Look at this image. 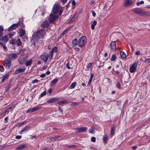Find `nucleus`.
<instances>
[{"instance_id":"obj_3","label":"nucleus","mask_w":150,"mask_h":150,"mask_svg":"<svg viewBox=\"0 0 150 150\" xmlns=\"http://www.w3.org/2000/svg\"><path fill=\"white\" fill-rule=\"evenodd\" d=\"M86 38L85 36H82L79 38L77 41V45L80 47L84 46L86 42Z\"/></svg>"},{"instance_id":"obj_63","label":"nucleus","mask_w":150,"mask_h":150,"mask_svg":"<svg viewBox=\"0 0 150 150\" xmlns=\"http://www.w3.org/2000/svg\"><path fill=\"white\" fill-rule=\"evenodd\" d=\"M100 62L98 60V61H96V65H97V66H98V65H99L100 64Z\"/></svg>"},{"instance_id":"obj_61","label":"nucleus","mask_w":150,"mask_h":150,"mask_svg":"<svg viewBox=\"0 0 150 150\" xmlns=\"http://www.w3.org/2000/svg\"><path fill=\"white\" fill-rule=\"evenodd\" d=\"M21 136H19V135H17L16 137L15 138L16 139H20L21 138Z\"/></svg>"},{"instance_id":"obj_25","label":"nucleus","mask_w":150,"mask_h":150,"mask_svg":"<svg viewBox=\"0 0 150 150\" xmlns=\"http://www.w3.org/2000/svg\"><path fill=\"white\" fill-rule=\"evenodd\" d=\"M58 79L56 78L54 79L51 82L50 84V86H52L53 85H54L55 84H56L58 82Z\"/></svg>"},{"instance_id":"obj_34","label":"nucleus","mask_w":150,"mask_h":150,"mask_svg":"<svg viewBox=\"0 0 150 150\" xmlns=\"http://www.w3.org/2000/svg\"><path fill=\"white\" fill-rule=\"evenodd\" d=\"M117 58L116 55L115 54H113L111 57V60L112 61H115L117 59Z\"/></svg>"},{"instance_id":"obj_13","label":"nucleus","mask_w":150,"mask_h":150,"mask_svg":"<svg viewBox=\"0 0 150 150\" xmlns=\"http://www.w3.org/2000/svg\"><path fill=\"white\" fill-rule=\"evenodd\" d=\"M7 56L9 60L11 61L14 60L17 57V54L15 53L10 54Z\"/></svg>"},{"instance_id":"obj_46","label":"nucleus","mask_w":150,"mask_h":150,"mask_svg":"<svg viewBox=\"0 0 150 150\" xmlns=\"http://www.w3.org/2000/svg\"><path fill=\"white\" fill-rule=\"evenodd\" d=\"M144 62L146 63H150V57L146 59L144 61Z\"/></svg>"},{"instance_id":"obj_14","label":"nucleus","mask_w":150,"mask_h":150,"mask_svg":"<svg viewBox=\"0 0 150 150\" xmlns=\"http://www.w3.org/2000/svg\"><path fill=\"white\" fill-rule=\"evenodd\" d=\"M75 132H86L87 130V128L86 127H81L79 128L75 129Z\"/></svg>"},{"instance_id":"obj_28","label":"nucleus","mask_w":150,"mask_h":150,"mask_svg":"<svg viewBox=\"0 0 150 150\" xmlns=\"http://www.w3.org/2000/svg\"><path fill=\"white\" fill-rule=\"evenodd\" d=\"M8 41V37L6 36H4L0 42H2L3 43L5 44Z\"/></svg>"},{"instance_id":"obj_12","label":"nucleus","mask_w":150,"mask_h":150,"mask_svg":"<svg viewBox=\"0 0 150 150\" xmlns=\"http://www.w3.org/2000/svg\"><path fill=\"white\" fill-rule=\"evenodd\" d=\"M48 54L46 52L43 53L40 56V58L44 62H46L48 60Z\"/></svg>"},{"instance_id":"obj_52","label":"nucleus","mask_w":150,"mask_h":150,"mask_svg":"<svg viewBox=\"0 0 150 150\" xmlns=\"http://www.w3.org/2000/svg\"><path fill=\"white\" fill-rule=\"evenodd\" d=\"M91 141L92 142H94L96 141V138L94 137H92L91 138Z\"/></svg>"},{"instance_id":"obj_6","label":"nucleus","mask_w":150,"mask_h":150,"mask_svg":"<svg viewBox=\"0 0 150 150\" xmlns=\"http://www.w3.org/2000/svg\"><path fill=\"white\" fill-rule=\"evenodd\" d=\"M44 34L45 32L44 30H39L37 32L36 36L38 39L42 38L44 37Z\"/></svg>"},{"instance_id":"obj_15","label":"nucleus","mask_w":150,"mask_h":150,"mask_svg":"<svg viewBox=\"0 0 150 150\" xmlns=\"http://www.w3.org/2000/svg\"><path fill=\"white\" fill-rule=\"evenodd\" d=\"M31 42L32 45H35L36 43L37 42V38L35 35L33 34L31 38Z\"/></svg>"},{"instance_id":"obj_7","label":"nucleus","mask_w":150,"mask_h":150,"mask_svg":"<svg viewBox=\"0 0 150 150\" xmlns=\"http://www.w3.org/2000/svg\"><path fill=\"white\" fill-rule=\"evenodd\" d=\"M28 58V56L26 55L24 56H21L18 60L19 63L20 64L22 65L24 64L27 59Z\"/></svg>"},{"instance_id":"obj_62","label":"nucleus","mask_w":150,"mask_h":150,"mask_svg":"<svg viewBox=\"0 0 150 150\" xmlns=\"http://www.w3.org/2000/svg\"><path fill=\"white\" fill-rule=\"evenodd\" d=\"M68 30V29H66L62 33V34L64 35L66 33H67Z\"/></svg>"},{"instance_id":"obj_4","label":"nucleus","mask_w":150,"mask_h":150,"mask_svg":"<svg viewBox=\"0 0 150 150\" xmlns=\"http://www.w3.org/2000/svg\"><path fill=\"white\" fill-rule=\"evenodd\" d=\"M58 16L55 14L51 13L49 16V21L50 23H54L56 22L58 20Z\"/></svg>"},{"instance_id":"obj_26","label":"nucleus","mask_w":150,"mask_h":150,"mask_svg":"<svg viewBox=\"0 0 150 150\" xmlns=\"http://www.w3.org/2000/svg\"><path fill=\"white\" fill-rule=\"evenodd\" d=\"M32 62V60L31 59H29L28 60L27 59L24 64L26 66H28L31 64Z\"/></svg>"},{"instance_id":"obj_56","label":"nucleus","mask_w":150,"mask_h":150,"mask_svg":"<svg viewBox=\"0 0 150 150\" xmlns=\"http://www.w3.org/2000/svg\"><path fill=\"white\" fill-rule=\"evenodd\" d=\"M57 104H58L59 105H61L62 104H63V103L62 101H61L58 102L57 103Z\"/></svg>"},{"instance_id":"obj_8","label":"nucleus","mask_w":150,"mask_h":150,"mask_svg":"<svg viewBox=\"0 0 150 150\" xmlns=\"http://www.w3.org/2000/svg\"><path fill=\"white\" fill-rule=\"evenodd\" d=\"M26 69L25 66H20L15 71L14 74H18L19 73L24 72Z\"/></svg>"},{"instance_id":"obj_17","label":"nucleus","mask_w":150,"mask_h":150,"mask_svg":"<svg viewBox=\"0 0 150 150\" xmlns=\"http://www.w3.org/2000/svg\"><path fill=\"white\" fill-rule=\"evenodd\" d=\"M18 33L19 36L20 37H22L24 36L25 34L26 33L25 30L21 28L19 30Z\"/></svg>"},{"instance_id":"obj_53","label":"nucleus","mask_w":150,"mask_h":150,"mask_svg":"<svg viewBox=\"0 0 150 150\" xmlns=\"http://www.w3.org/2000/svg\"><path fill=\"white\" fill-rule=\"evenodd\" d=\"M47 141L48 142H52V137H49L47 138Z\"/></svg>"},{"instance_id":"obj_27","label":"nucleus","mask_w":150,"mask_h":150,"mask_svg":"<svg viewBox=\"0 0 150 150\" xmlns=\"http://www.w3.org/2000/svg\"><path fill=\"white\" fill-rule=\"evenodd\" d=\"M30 128V127L29 126H26L21 131V134H22L23 132H26L29 130Z\"/></svg>"},{"instance_id":"obj_22","label":"nucleus","mask_w":150,"mask_h":150,"mask_svg":"<svg viewBox=\"0 0 150 150\" xmlns=\"http://www.w3.org/2000/svg\"><path fill=\"white\" fill-rule=\"evenodd\" d=\"M49 25V23L47 21H44L42 22V23L41 24V25L43 27H47Z\"/></svg>"},{"instance_id":"obj_40","label":"nucleus","mask_w":150,"mask_h":150,"mask_svg":"<svg viewBox=\"0 0 150 150\" xmlns=\"http://www.w3.org/2000/svg\"><path fill=\"white\" fill-rule=\"evenodd\" d=\"M8 76H9L8 74H6L4 76L1 80L2 82H3L6 79L8 78Z\"/></svg>"},{"instance_id":"obj_1","label":"nucleus","mask_w":150,"mask_h":150,"mask_svg":"<svg viewBox=\"0 0 150 150\" xmlns=\"http://www.w3.org/2000/svg\"><path fill=\"white\" fill-rule=\"evenodd\" d=\"M133 11L135 13L142 16H148L149 15L148 12L143 11V9L137 8L133 9Z\"/></svg>"},{"instance_id":"obj_2","label":"nucleus","mask_w":150,"mask_h":150,"mask_svg":"<svg viewBox=\"0 0 150 150\" xmlns=\"http://www.w3.org/2000/svg\"><path fill=\"white\" fill-rule=\"evenodd\" d=\"M52 12L53 14H56L59 13V15H60L63 12L62 9H60V6L57 4L54 5L52 9Z\"/></svg>"},{"instance_id":"obj_11","label":"nucleus","mask_w":150,"mask_h":150,"mask_svg":"<svg viewBox=\"0 0 150 150\" xmlns=\"http://www.w3.org/2000/svg\"><path fill=\"white\" fill-rule=\"evenodd\" d=\"M42 108L41 106V105H39V106L36 107H33L32 108L28 109L26 111V113H28L29 112H32L38 110Z\"/></svg>"},{"instance_id":"obj_60","label":"nucleus","mask_w":150,"mask_h":150,"mask_svg":"<svg viewBox=\"0 0 150 150\" xmlns=\"http://www.w3.org/2000/svg\"><path fill=\"white\" fill-rule=\"evenodd\" d=\"M104 64V62H103V63H101L100 62L99 65H98V67H102L103 65Z\"/></svg>"},{"instance_id":"obj_48","label":"nucleus","mask_w":150,"mask_h":150,"mask_svg":"<svg viewBox=\"0 0 150 150\" xmlns=\"http://www.w3.org/2000/svg\"><path fill=\"white\" fill-rule=\"evenodd\" d=\"M67 147L68 148H75L76 147V146L75 145H69L67 146Z\"/></svg>"},{"instance_id":"obj_49","label":"nucleus","mask_w":150,"mask_h":150,"mask_svg":"<svg viewBox=\"0 0 150 150\" xmlns=\"http://www.w3.org/2000/svg\"><path fill=\"white\" fill-rule=\"evenodd\" d=\"M39 81V80L37 79H35L32 81V83L34 84L35 83H38Z\"/></svg>"},{"instance_id":"obj_38","label":"nucleus","mask_w":150,"mask_h":150,"mask_svg":"<svg viewBox=\"0 0 150 150\" xmlns=\"http://www.w3.org/2000/svg\"><path fill=\"white\" fill-rule=\"evenodd\" d=\"M60 137L59 135L55 136L54 137H52V142L57 139Z\"/></svg>"},{"instance_id":"obj_37","label":"nucleus","mask_w":150,"mask_h":150,"mask_svg":"<svg viewBox=\"0 0 150 150\" xmlns=\"http://www.w3.org/2000/svg\"><path fill=\"white\" fill-rule=\"evenodd\" d=\"M53 53L51 51L49 53V55H48V57L50 59H51L52 58Z\"/></svg>"},{"instance_id":"obj_47","label":"nucleus","mask_w":150,"mask_h":150,"mask_svg":"<svg viewBox=\"0 0 150 150\" xmlns=\"http://www.w3.org/2000/svg\"><path fill=\"white\" fill-rule=\"evenodd\" d=\"M92 63H89L86 66V68L88 69H89L91 67L92 65Z\"/></svg>"},{"instance_id":"obj_24","label":"nucleus","mask_w":150,"mask_h":150,"mask_svg":"<svg viewBox=\"0 0 150 150\" xmlns=\"http://www.w3.org/2000/svg\"><path fill=\"white\" fill-rule=\"evenodd\" d=\"M59 99L57 98H53L48 100L47 102L49 103H51L58 101Z\"/></svg>"},{"instance_id":"obj_21","label":"nucleus","mask_w":150,"mask_h":150,"mask_svg":"<svg viewBox=\"0 0 150 150\" xmlns=\"http://www.w3.org/2000/svg\"><path fill=\"white\" fill-rule=\"evenodd\" d=\"M16 42L17 45L18 46H22V42L21 41L20 39L18 38H17L16 39Z\"/></svg>"},{"instance_id":"obj_64","label":"nucleus","mask_w":150,"mask_h":150,"mask_svg":"<svg viewBox=\"0 0 150 150\" xmlns=\"http://www.w3.org/2000/svg\"><path fill=\"white\" fill-rule=\"evenodd\" d=\"M93 77V74H91L90 77V79L92 80V79Z\"/></svg>"},{"instance_id":"obj_30","label":"nucleus","mask_w":150,"mask_h":150,"mask_svg":"<svg viewBox=\"0 0 150 150\" xmlns=\"http://www.w3.org/2000/svg\"><path fill=\"white\" fill-rule=\"evenodd\" d=\"M77 39H74L72 40V47H74L77 45Z\"/></svg>"},{"instance_id":"obj_35","label":"nucleus","mask_w":150,"mask_h":150,"mask_svg":"<svg viewBox=\"0 0 150 150\" xmlns=\"http://www.w3.org/2000/svg\"><path fill=\"white\" fill-rule=\"evenodd\" d=\"M52 52H54L57 53V48L56 47H53L51 50Z\"/></svg>"},{"instance_id":"obj_20","label":"nucleus","mask_w":150,"mask_h":150,"mask_svg":"<svg viewBox=\"0 0 150 150\" xmlns=\"http://www.w3.org/2000/svg\"><path fill=\"white\" fill-rule=\"evenodd\" d=\"M27 145L26 144H22L20 145L16 148L15 150H21L23 149Z\"/></svg>"},{"instance_id":"obj_54","label":"nucleus","mask_w":150,"mask_h":150,"mask_svg":"<svg viewBox=\"0 0 150 150\" xmlns=\"http://www.w3.org/2000/svg\"><path fill=\"white\" fill-rule=\"evenodd\" d=\"M75 2L74 0L72 1V6L74 7L75 5Z\"/></svg>"},{"instance_id":"obj_45","label":"nucleus","mask_w":150,"mask_h":150,"mask_svg":"<svg viewBox=\"0 0 150 150\" xmlns=\"http://www.w3.org/2000/svg\"><path fill=\"white\" fill-rule=\"evenodd\" d=\"M108 136L107 135H105L103 138V141L104 142H106L107 140Z\"/></svg>"},{"instance_id":"obj_44","label":"nucleus","mask_w":150,"mask_h":150,"mask_svg":"<svg viewBox=\"0 0 150 150\" xmlns=\"http://www.w3.org/2000/svg\"><path fill=\"white\" fill-rule=\"evenodd\" d=\"M0 44L1 45L4 50H6L7 48V47L4 45L5 44L3 43L2 42H0Z\"/></svg>"},{"instance_id":"obj_10","label":"nucleus","mask_w":150,"mask_h":150,"mask_svg":"<svg viewBox=\"0 0 150 150\" xmlns=\"http://www.w3.org/2000/svg\"><path fill=\"white\" fill-rule=\"evenodd\" d=\"M21 22H19L18 23H15L12 25L10 27L8 28V30L9 31H12L14 30H15L16 28H18V26L20 25H21Z\"/></svg>"},{"instance_id":"obj_32","label":"nucleus","mask_w":150,"mask_h":150,"mask_svg":"<svg viewBox=\"0 0 150 150\" xmlns=\"http://www.w3.org/2000/svg\"><path fill=\"white\" fill-rule=\"evenodd\" d=\"M121 57L123 58H125L126 57L125 54L123 52L121 51L120 53Z\"/></svg>"},{"instance_id":"obj_9","label":"nucleus","mask_w":150,"mask_h":150,"mask_svg":"<svg viewBox=\"0 0 150 150\" xmlns=\"http://www.w3.org/2000/svg\"><path fill=\"white\" fill-rule=\"evenodd\" d=\"M138 63V61L135 62L130 67L129 69V71L131 73H132L135 71L137 68Z\"/></svg>"},{"instance_id":"obj_50","label":"nucleus","mask_w":150,"mask_h":150,"mask_svg":"<svg viewBox=\"0 0 150 150\" xmlns=\"http://www.w3.org/2000/svg\"><path fill=\"white\" fill-rule=\"evenodd\" d=\"M120 82H117V84H116V87L117 88H120Z\"/></svg>"},{"instance_id":"obj_29","label":"nucleus","mask_w":150,"mask_h":150,"mask_svg":"<svg viewBox=\"0 0 150 150\" xmlns=\"http://www.w3.org/2000/svg\"><path fill=\"white\" fill-rule=\"evenodd\" d=\"M76 82H74L72 83L69 86V88L70 89L74 88L76 85Z\"/></svg>"},{"instance_id":"obj_58","label":"nucleus","mask_w":150,"mask_h":150,"mask_svg":"<svg viewBox=\"0 0 150 150\" xmlns=\"http://www.w3.org/2000/svg\"><path fill=\"white\" fill-rule=\"evenodd\" d=\"M140 54V52L139 51H138L137 52H136L135 53V55H139Z\"/></svg>"},{"instance_id":"obj_18","label":"nucleus","mask_w":150,"mask_h":150,"mask_svg":"<svg viewBox=\"0 0 150 150\" xmlns=\"http://www.w3.org/2000/svg\"><path fill=\"white\" fill-rule=\"evenodd\" d=\"M115 125L113 124L111 127L110 130V135L111 137L112 136L115 134Z\"/></svg>"},{"instance_id":"obj_5","label":"nucleus","mask_w":150,"mask_h":150,"mask_svg":"<svg viewBox=\"0 0 150 150\" xmlns=\"http://www.w3.org/2000/svg\"><path fill=\"white\" fill-rule=\"evenodd\" d=\"M3 65L8 70L11 66V61L8 59H5Z\"/></svg>"},{"instance_id":"obj_19","label":"nucleus","mask_w":150,"mask_h":150,"mask_svg":"<svg viewBox=\"0 0 150 150\" xmlns=\"http://www.w3.org/2000/svg\"><path fill=\"white\" fill-rule=\"evenodd\" d=\"M110 48L113 50H115L116 49L115 41L112 42L110 44Z\"/></svg>"},{"instance_id":"obj_16","label":"nucleus","mask_w":150,"mask_h":150,"mask_svg":"<svg viewBox=\"0 0 150 150\" xmlns=\"http://www.w3.org/2000/svg\"><path fill=\"white\" fill-rule=\"evenodd\" d=\"M133 0H125L124 6H127L131 5L133 3Z\"/></svg>"},{"instance_id":"obj_39","label":"nucleus","mask_w":150,"mask_h":150,"mask_svg":"<svg viewBox=\"0 0 150 150\" xmlns=\"http://www.w3.org/2000/svg\"><path fill=\"white\" fill-rule=\"evenodd\" d=\"M24 51V50L23 49H21L20 50L18 53L19 54H21V56H22L23 54Z\"/></svg>"},{"instance_id":"obj_36","label":"nucleus","mask_w":150,"mask_h":150,"mask_svg":"<svg viewBox=\"0 0 150 150\" xmlns=\"http://www.w3.org/2000/svg\"><path fill=\"white\" fill-rule=\"evenodd\" d=\"M46 94V90H45L44 92L42 93L40 95L39 97V98H41L43 96H45Z\"/></svg>"},{"instance_id":"obj_31","label":"nucleus","mask_w":150,"mask_h":150,"mask_svg":"<svg viewBox=\"0 0 150 150\" xmlns=\"http://www.w3.org/2000/svg\"><path fill=\"white\" fill-rule=\"evenodd\" d=\"M97 24V22L94 21H93V23L91 25V28L92 30H93L94 29L95 26Z\"/></svg>"},{"instance_id":"obj_51","label":"nucleus","mask_w":150,"mask_h":150,"mask_svg":"<svg viewBox=\"0 0 150 150\" xmlns=\"http://www.w3.org/2000/svg\"><path fill=\"white\" fill-rule=\"evenodd\" d=\"M4 70V68L2 65H0V71H2Z\"/></svg>"},{"instance_id":"obj_57","label":"nucleus","mask_w":150,"mask_h":150,"mask_svg":"<svg viewBox=\"0 0 150 150\" xmlns=\"http://www.w3.org/2000/svg\"><path fill=\"white\" fill-rule=\"evenodd\" d=\"M66 67L69 69H72V67H69V64L68 63L67 64H66Z\"/></svg>"},{"instance_id":"obj_59","label":"nucleus","mask_w":150,"mask_h":150,"mask_svg":"<svg viewBox=\"0 0 150 150\" xmlns=\"http://www.w3.org/2000/svg\"><path fill=\"white\" fill-rule=\"evenodd\" d=\"M16 41V39H15V40H12L11 41V43L12 44H14L16 43V41Z\"/></svg>"},{"instance_id":"obj_23","label":"nucleus","mask_w":150,"mask_h":150,"mask_svg":"<svg viewBox=\"0 0 150 150\" xmlns=\"http://www.w3.org/2000/svg\"><path fill=\"white\" fill-rule=\"evenodd\" d=\"M16 105L15 104L13 106H11L10 108L7 109L5 111V113H8L9 112L11 111L16 107Z\"/></svg>"},{"instance_id":"obj_42","label":"nucleus","mask_w":150,"mask_h":150,"mask_svg":"<svg viewBox=\"0 0 150 150\" xmlns=\"http://www.w3.org/2000/svg\"><path fill=\"white\" fill-rule=\"evenodd\" d=\"M94 129L93 127H91L89 130V132L90 133L93 134L94 133Z\"/></svg>"},{"instance_id":"obj_41","label":"nucleus","mask_w":150,"mask_h":150,"mask_svg":"<svg viewBox=\"0 0 150 150\" xmlns=\"http://www.w3.org/2000/svg\"><path fill=\"white\" fill-rule=\"evenodd\" d=\"M71 106H74L76 105H79V103L78 102H71Z\"/></svg>"},{"instance_id":"obj_55","label":"nucleus","mask_w":150,"mask_h":150,"mask_svg":"<svg viewBox=\"0 0 150 150\" xmlns=\"http://www.w3.org/2000/svg\"><path fill=\"white\" fill-rule=\"evenodd\" d=\"M40 76L41 78H44L45 76V73H43L40 75Z\"/></svg>"},{"instance_id":"obj_33","label":"nucleus","mask_w":150,"mask_h":150,"mask_svg":"<svg viewBox=\"0 0 150 150\" xmlns=\"http://www.w3.org/2000/svg\"><path fill=\"white\" fill-rule=\"evenodd\" d=\"M26 123V121H24L20 122V123H18L16 125L18 127H20L22 125H23L24 124Z\"/></svg>"},{"instance_id":"obj_43","label":"nucleus","mask_w":150,"mask_h":150,"mask_svg":"<svg viewBox=\"0 0 150 150\" xmlns=\"http://www.w3.org/2000/svg\"><path fill=\"white\" fill-rule=\"evenodd\" d=\"M11 84L10 83H9L5 87V90L6 91H7L9 89L10 86H11Z\"/></svg>"}]
</instances>
